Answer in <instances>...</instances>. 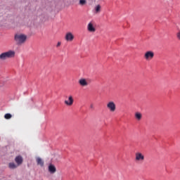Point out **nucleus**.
<instances>
[{"mask_svg":"<svg viewBox=\"0 0 180 180\" xmlns=\"http://www.w3.org/2000/svg\"><path fill=\"white\" fill-rule=\"evenodd\" d=\"M65 40L66 41H72L74 40V34L71 32H68L65 34Z\"/></svg>","mask_w":180,"mask_h":180,"instance_id":"8","label":"nucleus"},{"mask_svg":"<svg viewBox=\"0 0 180 180\" xmlns=\"http://www.w3.org/2000/svg\"><path fill=\"white\" fill-rule=\"evenodd\" d=\"M27 36L23 34H16L14 37V40L17 44H23L26 42Z\"/></svg>","mask_w":180,"mask_h":180,"instance_id":"1","label":"nucleus"},{"mask_svg":"<svg viewBox=\"0 0 180 180\" xmlns=\"http://www.w3.org/2000/svg\"><path fill=\"white\" fill-rule=\"evenodd\" d=\"M87 30L90 33H95L96 32V28L95 27V22L91 21L87 25Z\"/></svg>","mask_w":180,"mask_h":180,"instance_id":"7","label":"nucleus"},{"mask_svg":"<svg viewBox=\"0 0 180 180\" xmlns=\"http://www.w3.org/2000/svg\"><path fill=\"white\" fill-rule=\"evenodd\" d=\"M15 51H8L6 52L2 53L0 54V60H6V58H13L15 57Z\"/></svg>","mask_w":180,"mask_h":180,"instance_id":"2","label":"nucleus"},{"mask_svg":"<svg viewBox=\"0 0 180 180\" xmlns=\"http://www.w3.org/2000/svg\"><path fill=\"white\" fill-rule=\"evenodd\" d=\"M37 165H39V167H44V160H43L41 158H37Z\"/></svg>","mask_w":180,"mask_h":180,"instance_id":"11","label":"nucleus"},{"mask_svg":"<svg viewBox=\"0 0 180 180\" xmlns=\"http://www.w3.org/2000/svg\"><path fill=\"white\" fill-rule=\"evenodd\" d=\"M90 108H91V109H94V104H91V105H90Z\"/></svg>","mask_w":180,"mask_h":180,"instance_id":"19","label":"nucleus"},{"mask_svg":"<svg viewBox=\"0 0 180 180\" xmlns=\"http://www.w3.org/2000/svg\"><path fill=\"white\" fill-rule=\"evenodd\" d=\"M136 158H144V155L140 152H138L136 153Z\"/></svg>","mask_w":180,"mask_h":180,"instance_id":"14","label":"nucleus"},{"mask_svg":"<svg viewBox=\"0 0 180 180\" xmlns=\"http://www.w3.org/2000/svg\"><path fill=\"white\" fill-rule=\"evenodd\" d=\"M16 158H22L20 156H17Z\"/></svg>","mask_w":180,"mask_h":180,"instance_id":"20","label":"nucleus"},{"mask_svg":"<svg viewBox=\"0 0 180 180\" xmlns=\"http://www.w3.org/2000/svg\"><path fill=\"white\" fill-rule=\"evenodd\" d=\"M143 58L146 61H151L153 58H154V51H148L143 55Z\"/></svg>","mask_w":180,"mask_h":180,"instance_id":"4","label":"nucleus"},{"mask_svg":"<svg viewBox=\"0 0 180 180\" xmlns=\"http://www.w3.org/2000/svg\"><path fill=\"white\" fill-rule=\"evenodd\" d=\"M23 162V159L22 158H15V162H11L8 164V167L11 169H15L18 167L19 165H20Z\"/></svg>","mask_w":180,"mask_h":180,"instance_id":"3","label":"nucleus"},{"mask_svg":"<svg viewBox=\"0 0 180 180\" xmlns=\"http://www.w3.org/2000/svg\"><path fill=\"white\" fill-rule=\"evenodd\" d=\"M79 84L81 86H88V82L86 79H80L79 80Z\"/></svg>","mask_w":180,"mask_h":180,"instance_id":"10","label":"nucleus"},{"mask_svg":"<svg viewBox=\"0 0 180 180\" xmlns=\"http://www.w3.org/2000/svg\"><path fill=\"white\" fill-rule=\"evenodd\" d=\"M176 38L180 40V31H179L176 34Z\"/></svg>","mask_w":180,"mask_h":180,"instance_id":"17","label":"nucleus"},{"mask_svg":"<svg viewBox=\"0 0 180 180\" xmlns=\"http://www.w3.org/2000/svg\"><path fill=\"white\" fill-rule=\"evenodd\" d=\"M137 160H140V159L137 158Z\"/></svg>","mask_w":180,"mask_h":180,"instance_id":"21","label":"nucleus"},{"mask_svg":"<svg viewBox=\"0 0 180 180\" xmlns=\"http://www.w3.org/2000/svg\"><path fill=\"white\" fill-rule=\"evenodd\" d=\"M47 171L51 175H54V174L57 172V167H56V165L53 163H49L48 165Z\"/></svg>","mask_w":180,"mask_h":180,"instance_id":"5","label":"nucleus"},{"mask_svg":"<svg viewBox=\"0 0 180 180\" xmlns=\"http://www.w3.org/2000/svg\"><path fill=\"white\" fill-rule=\"evenodd\" d=\"M101 5L98 4L95 8V13H101Z\"/></svg>","mask_w":180,"mask_h":180,"instance_id":"13","label":"nucleus"},{"mask_svg":"<svg viewBox=\"0 0 180 180\" xmlns=\"http://www.w3.org/2000/svg\"><path fill=\"white\" fill-rule=\"evenodd\" d=\"M141 117H143V115H141V112H136L135 113V118L136 119V120H141Z\"/></svg>","mask_w":180,"mask_h":180,"instance_id":"12","label":"nucleus"},{"mask_svg":"<svg viewBox=\"0 0 180 180\" xmlns=\"http://www.w3.org/2000/svg\"><path fill=\"white\" fill-rule=\"evenodd\" d=\"M65 103L67 106H72L74 103V98H72V96H70L68 97V100L65 101Z\"/></svg>","mask_w":180,"mask_h":180,"instance_id":"9","label":"nucleus"},{"mask_svg":"<svg viewBox=\"0 0 180 180\" xmlns=\"http://www.w3.org/2000/svg\"><path fill=\"white\" fill-rule=\"evenodd\" d=\"M4 118L6 120H9L12 118V115L7 113L4 115Z\"/></svg>","mask_w":180,"mask_h":180,"instance_id":"15","label":"nucleus"},{"mask_svg":"<svg viewBox=\"0 0 180 180\" xmlns=\"http://www.w3.org/2000/svg\"><path fill=\"white\" fill-rule=\"evenodd\" d=\"M86 4V0H79V5L84 6Z\"/></svg>","mask_w":180,"mask_h":180,"instance_id":"16","label":"nucleus"},{"mask_svg":"<svg viewBox=\"0 0 180 180\" xmlns=\"http://www.w3.org/2000/svg\"><path fill=\"white\" fill-rule=\"evenodd\" d=\"M106 106L107 109H108V110H110V112L112 113H113V112H116V103H115L113 101H109L107 103Z\"/></svg>","mask_w":180,"mask_h":180,"instance_id":"6","label":"nucleus"},{"mask_svg":"<svg viewBox=\"0 0 180 180\" xmlns=\"http://www.w3.org/2000/svg\"><path fill=\"white\" fill-rule=\"evenodd\" d=\"M60 46H61V42L58 41L56 45V47H60Z\"/></svg>","mask_w":180,"mask_h":180,"instance_id":"18","label":"nucleus"}]
</instances>
